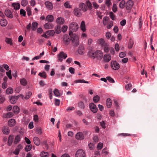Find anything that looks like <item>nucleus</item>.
<instances>
[{"mask_svg": "<svg viewBox=\"0 0 157 157\" xmlns=\"http://www.w3.org/2000/svg\"><path fill=\"white\" fill-rule=\"evenodd\" d=\"M67 54L63 52H60L58 55L57 58L58 60L62 62L63 59H65L67 57Z\"/></svg>", "mask_w": 157, "mask_h": 157, "instance_id": "nucleus-4", "label": "nucleus"}, {"mask_svg": "<svg viewBox=\"0 0 157 157\" xmlns=\"http://www.w3.org/2000/svg\"><path fill=\"white\" fill-rule=\"evenodd\" d=\"M38 24L36 22H33L32 25V29L33 30H35L37 28Z\"/></svg>", "mask_w": 157, "mask_h": 157, "instance_id": "nucleus-29", "label": "nucleus"}, {"mask_svg": "<svg viewBox=\"0 0 157 157\" xmlns=\"http://www.w3.org/2000/svg\"><path fill=\"white\" fill-rule=\"evenodd\" d=\"M20 82L21 85L24 86L26 85L27 83L26 79L24 78L20 79Z\"/></svg>", "mask_w": 157, "mask_h": 157, "instance_id": "nucleus-34", "label": "nucleus"}, {"mask_svg": "<svg viewBox=\"0 0 157 157\" xmlns=\"http://www.w3.org/2000/svg\"><path fill=\"white\" fill-rule=\"evenodd\" d=\"M68 70L72 74H74L75 69L74 68L72 67H70L69 68Z\"/></svg>", "mask_w": 157, "mask_h": 157, "instance_id": "nucleus-63", "label": "nucleus"}, {"mask_svg": "<svg viewBox=\"0 0 157 157\" xmlns=\"http://www.w3.org/2000/svg\"><path fill=\"white\" fill-rule=\"evenodd\" d=\"M74 82L75 83H89V82L84 80L83 79H79L75 81Z\"/></svg>", "mask_w": 157, "mask_h": 157, "instance_id": "nucleus-40", "label": "nucleus"}, {"mask_svg": "<svg viewBox=\"0 0 157 157\" xmlns=\"http://www.w3.org/2000/svg\"><path fill=\"white\" fill-rule=\"evenodd\" d=\"M16 123V121L14 119H11L8 121V125L10 127H13L14 126Z\"/></svg>", "mask_w": 157, "mask_h": 157, "instance_id": "nucleus-14", "label": "nucleus"}, {"mask_svg": "<svg viewBox=\"0 0 157 157\" xmlns=\"http://www.w3.org/2000/svg\"><path fill=\"white\" fill-rule=\"evenodd\" d=\"M3 133L6 134H8L9 133L8 128L7 127H4L2 129Z\"/></svg>", "mask_w": 157, "mask_h": 157, "instance_id": "nucleus-37", "label": "nucleus"}, {"mask_svg": "<svg viewBox=\"0 0 157 157\" xmlns=\"http://www.w3.org/2000/svg\"><path fill=\"white\" fill-rule=\"evenodd\" d=\"M23 148L21 144H19L17 147L15 151L13 152V153L16 155H18L20 150Z\"/></svg>", "mask_w": 157, "mask_h": 157, "instance_id": "nucleus-10", "label": "nucleus"}, {"mask_svg": "<svg viewBox=\"0 0 157 157\" xmlns=\"http://www.w3.org/2000/svg\"><path fill=\"white\" fill-rule=\"evenodd\" d=\"M5 15L8 17L11 18L13 17V15L11 12L9 10H6L5 11Z\"/></svg>", "mask_w": 157, "mask_h": 157, "instance_id": "nucleus-16", "label": "nucleus"}, {"mask_svg": "<svg viewBox=\"0 0 157 157\" xmlns=\"http://www.w3.org/2000/svg\"><path fill=\"white\" fill-rule=\"evenodd\" d=\"M109 15L110 17L112 20H115V16L114 14L112 12H109Z\"/></svg>", "mask_w": 157, "mask_h": 157, "instance_id": "nucleus-49", "label": "nucleus"}, {"mask_svg": "<svg viewBox=\"0 0 157 157\" xmlns=\"http://www.w3.org/2000/svg\"><path fill=\"white\" fill-rule=\"evenodd\" d=\"M100 99V97L98 95L94 96L93 98V100L94 103H97L99 101Z\"/></svg>", "mask_w": 157, "mask_h": 157, "instance_id": "nucleus-39", "label": "nucleus"}, {"mask_svg": "<svg viewBox=\"0 0 157 157\" xmlns=\"http://www.w3.org/2000/svg\"><path fill=\"white\" fill-rule=\"evenodd\" d=\"M111 105V100L110 98H108L106 100V106L108 108H110Z\"/></svg>", "mask_w": 157, "mask_h": 157, "instance_id": "nucleus-38", "label": "nucleus"}, {"mask_svg": "<svg viewBox=\"0 0 157 157\" xmlns=\"http://www.w3.org/2000/svg\"><path fill=\"white\" fill-rule=\"evenodd\" d=\"M79 6L83 12H85L87 11V7L84 3L80 4Z\"/></svg>", "mask_w": 157, "mask_h": 157, "instance_id": "nucleus-27", "label": "nucleus"}, {"mask_svg": "<svg viewBox=\"0 0 157 157\" xmlns=\"http://www.w3.org/2000/svg\"><path fill=\"white\" fill-rule=\"evenodd\" d=\"M12 6L13 7L15 10H17L20 9V4L18 3H13L12 4Z\"/></svg>", "mask_w": 157, "mask_h": 157, "instance_id": "nucleus-25", "label": "nucleus"}, {"mask_svg": "<svg viewBox=\"0 0 157 157\" xmlns=\"http://www.w3.org/2000/svg\"><path fill=\"white\" fill-rule=\"evenodd\" d=\"M113 23L112 21H111L109 22V24L107 26V28L108 29H110L113 26Z\"/></svg>", "mask_w": 157, "mask_h": 157, "instance_id": "nucleus-62", "label": "nucleus"}, {"mask_svg": "<svg viewBox=\"0 0 157 157\" xmlns=\"http://www.w3.org/2000/svg\"><path fill=\"white\" fill-rule=\"evenodd\" d=\"M98 42L99 44H101L103 46L105 44L104 39L102 38H101L98 40Z\"/></svg>", "mask_w": 157, "mask_h": 157, "instance_id": "nucleus-51", "label": "nucleus"}, {"mask_svg": "<svg viewBox=\"0 0 157 157\" xmlns=\"http://www.w3.org/2000/svg\"><path fill=\"white\" fill-rule=\"evenodd\" d=\"M14 115L13 113L12 112H8L7 113H4L3 114V117L11 118Z\"/></svg>", "mask_w": 157, "mask_h": 157, "instance_id": "nucleus-20", "label": "nucleus"}, {"mask_svg": "<svg viewBox=\"0 0 157 157\" xmlns=\"http://www.w3.org/2000/svg\"><path fill=\"white\" fill-rule=\"evenodd\" d=\"M36 132L38 134L40 135L42 133V129L40 128H37L36 129Z\"/></svg>", "mask_w": 157, "mask_h": 157, "instance_id": "nucleus-64", "label": "nucleus"}, {"mask_svg": "<svg viewBox=\"0 0 157 157\" xmlns=\"http://www.w3.org/2000/svg\"><path fill=\"white\" fill-rule=\"evenodd\" d=\"M41 157H48L49 155L48 152L42 151L41 152L40 154Z\"/></svg>", "mask_w": 157, "mask_h": 157, "instance_id": "nucleus-35", "label": "nucleus"}, {"mask_svg": "<svg viewBox=\"0 0 157 157\" xmlns=\"http://www.w3.org/2000/svg\"><path fill=\"white\" fill-rule=\"evenodd\" d=\"M103 144L102 143H100L98 144L97 147L98 150H101Z\"/></svg>", "mask_w": 157, "mask_h": 157, "instance_id": "nucleus-61", "label": "nucleus"}, {"mask_svg": "<svg viewBox=\"0 0 157 157\" xmlns=\"http://www.w3.org/2000/svg\"><path fill=\"white\" fill-rule=\"evenodd\" d=\"M125 2L124 0H122L120 2L119 4V7L121 9L124 8L125 6Z\"/></svg>", "mask_w": 157, "mask_h": 157, "instance_id": "nucleus-36", "label": "nucleus"}, {"mask_svg": "<svg viewBox=\"0 0 157 157\" xmlns=\"http://www.w3.org/2000/svg\"><path fill=\"white\" fill-rule=\"evenodd\" d=\"M21 137L19 135H17L15 136L14 143L15 144H17L20 141Z\"/></svg>", "mask_w": 157, "mask_h": 157, "instance_id": "nucleus-30", "label": "nucleus"}, {"mask_svg": "<svg viewBox=\"0 0 157 157\" xmlns=\"http://www.w3.org/2000/svg\"><path fill=\"white\" fill-rule=\"evenodd\" d=\"M88 55L89 57L92 59L96 58L98 59H100L102 58L103 54L102 52L100 50H91L89 51Z\"/></svg>", "mask_w": 157, "mask_h": 157, "instance_id": "nucleus-2", "label": "nucleus"}, {"mask_svg": "<svg viewBox=\"0 0 157 157\" xmlns=\"http://www.w3.org/2000/svg\"><path fill=\"white\" fill-rule=\"evenodd\" d=\"M86 4L89 9L91 10L92 9V4L88 0L86 2Z\"/></svg>", "mask_w": 157, "mask_h": 157, "instance_id": "nucleus-47", "label": "nucleus"}, {"mask_svg": "<svg viewBox=\"0 0 157 157\" xmlns=\"http://www.w3.org/2000/svg\"><path fill=\"white\" fill-rule=\"evenodd\" d=\"M6 42L8 44H9L10 45L12 44L11 40L9 38H6L5 40Z\"/></svg>", "mask_w": 157, "mask_h": 157, "instance_id": "nucleus-58", "label": "nucleus"}, {"mask_svg": "<svg viewBox=\"0 0 157 157\" xmlns=\"http://www.w3.org/2000/svg\"><path fill=\"white\" fill-rule=\"evenodd\" d=\"M19 108L17 106H14L13 108V111L15 114H17L19 112Z\"/></svg>", "mask_w": 157, "mask_h": 157, "instance_id": "nucleus-32", "label": "nucleus"}, {"mask_svg": "<svg viewBox=\"0 0 157 157\" xmlns=\"http://www.w3.org/2000/svg\"><path fill=\"white\" fill-rule=\"evenodd\" d=\"M32 93L30 91H28L26 93V96L25 97L24 96V98L23 99H22L23 100H27L29 99L31 96Z\"/></svg>", "mask_w": 157, "mask_h": 157, "instance_id": "nucleus-28", "label": "nucleus"}, {"mask_svg": "<svg viewBox=\"0 0 157 157\" xmlns=\"http://www.w3.org/2000/svg\"><path fill=\"white\" fill-rule=\"evenodd\" d=\"M45 5L46 7L49 9H51L52 8V3L49 1H46L45 3Z\"/></svg>", "mask_w": 157, "mask_h": 157, "instance_id": "nucleus-22", "label": "nucleus"}, {"mask_svg": "<svg viewBox=\"0 0 157 157\" xmlns=\"http://www.w3.org/2000/svg\"><path fill=\"white\" fill-rule=\"evenodd\" d=\"M111 66L112 68L114 70H117L120 67L119 64L116 61L111 62Z\"/></svg>", "mask_w": 157, "mask_h": 157, "instance_id": "nucleus-7", "label": "nucleus"}, {"mask_svg": "<svg viewBox=\"0 0 157 157\" xmlns=\"http://www.w3.org/2000/svg\"><path fill=\"white\" fill-rule=\"evenodd\" d=\"M104 51L105 52H108L109 50V45L107 43H105L103 46Z\"/></svg>", "mask_w": 157, "mask_h": 157, "instance_id": "nucleus-23", "label": "nucleus"}, {"mask_svg": "<svg viewBox=\"0 0 157 157\" xmlns=\"http://www.w3.org/2000/svg\"><path fill=\"white\" fill-rule=\"evenodd\" d=\"M103 59L105 62H109L111 60V56L109 54H107L104 55Z\"/></svg>", "mask_w": 157, "mask_h": 157, "instance_id": "nucleus-12", "label": "nucleus"}, {"mask_svg": "<svg viewBox=\"0 0 157 157\" xmlns=\"http://www.w3.org/2000/svg\"><path fill=\"white\" fill-rule=\"evenodd\" d=\"M134 4L132 0H128L126 3V8L127 10H130L132 8Z\"/></svg>", "mask_w": 157, "mask_h": 157, "instance_id": "nucleus-8", "label": "nucleus"}, {"mask_svg": "<svg viewBox=\"0 0 157 157\" xmlns=\"http://www.w3.org/2000/svg\"><path fill=\"white\" fill-rule=\"evenodd\" d=\"M26 10L28 16H29L32 15L31 9L30 7L29 6L27 7Z\"/></svg>", "mask_w": 157, "mask_h": 157, "instance_id": "nucleus-42", "label": "nucleus"}, {"mask_svg": "<svg viewBox=\"0 0 157 157\" xmlns=\"http://www.w3.org/2000/svg\"><path fill=\"white\" fill-rule=\"evenodd\" d=\"M31 149L32 145L31 144L27 145L25 148V150L27 152L30 151Z\"/></svg>", "mask_w": 157, "mask_h": 157, "instance_id": "nucleus-45", "label": "nucleus"}, {"mask_svg": "<svg viewBox=\"0 0 157 157\" xmlns=\"http://www.w3.org/2000/svg\"><path fill=\"white\" fill-rule=\"evenodd\" d=\"M112 10L114 12H116L117 10V7L115 3H113L112 7Z\"/></svg>", "mask_w": 157, "mask_h": 157, "instance_id": "nucleus-53", "label": "nucleus"}, {"mask_svg": "<svg viewBox=\"0 0 157 157\" xmlns=\"http://www.w3.org/2000/svg\"><path fill=\"white\" fill-rule=\"evenodd\" d=\"M89 107L91 111L94 113L97 112L98 109L96 107V105L93 103H91L89 105Z\"/></svg>", "mask_w": 157, "mask_h": 157, "instance_id": "nucleus-6", "label": "nucleus"}, {"mask_svg": "<svg viewBox=\"0 0 157 157\" xmlns=\"http://www.w3.org/2000/svg\"><path fill=\"white\" fill-rule=\"evenodd\" d=\"M109 18L107 17H105L103 19V24L105 25L107 24V22L108 21Z\"/></svg>", "mask_w": 157, "mask_h": 157, "instance_id": "nucleus-44", "label": "nucleus"}, {"mask_svg": "<svg viewBox=\"0 0 157 157\" xmlns=\"http://www.w3.org/2000/svg\"><path fill=\"white\" fill-rule=\"evenodd\" d=\"M53 25L50 23H47L45 24L44 28L47 29H51L53 28Z\"/></svg>", "mask_w": 157, "mask_h": 157, "instance_id": "nucleus-18", "label": "nucleus"}, {"mask_svg": "<svg viewBox=\"0 0 157 157\" xmlns=\"http://www.w3.org/2000/svg\"><path fill=\"white\" fill-rule=\"evenodd\" d=\"M134 41L132 39L130 38L129 40V41L128 44V48H131L133 45Z\"/></svg>", "mask_w": 157, "mask_h": 157, "instance_id": "nucleus-41", "label": "nucleus"}, {"mask_svg": "<svg viewBox=\"0 0 157 157\" xmlns=\"http://www.w3.org/2000/svg\"><path fill=\"white\" fill-rule=\"evenodd\" d=\"M38 75L40 76V77L44 78H45L46 77V74L44 72L39 73L38 74Z\"/></svg>", "mask_w": 157, "mask_h": 157, "instance_id": "nucleus-54", "label": "nucleus"}, {"mask_svg": "<svg viewBox=\"0 0 157 157\" xmlns=\"http://www.w3.org/2000/svg\"><path fill=\"white\" fill-rule=\"evenodd\" d=\"M63 40L65 44L67 45L69 43V38L67 35H65L64 36Z\"/></svg>", "mask_w": 157, "mask_h": 157, "instance_id": "nucleus-19", "label": "nucleus"}, {"mask_svg": "<svg viewBox=\"0 0 157 157\" xmlns=\"http://www.w3.org/2000/svg\"><path fill=\"white\" fill-rule=\"evenodd\" d=\"M13 93V89L11 87H9L6 90V93L7 94H11Z\"/></svg>", "mask_w": 157, "mask_h": 157, "instance_id": "nucleus-33", "label": "nucleus"}, {"mask_svg": "<svg viewBox=\"0 0 157 157\" xmlns=\"http://www.w3.org/2000/svg\"><path fill=\"white\" fill-rule=\"evenodd\" d=\"M20 97L22 99H23L24 98V95L22 94H20L17 96H12L10 99V102L11 104H14L16 102L17 100Z\"/></svg>", "mask_w": 157, "mask_h": 157, "instance_id": "nucleus-3", "label": "nucleus"}, {"mask_svg": "<svg viewBox=\"0 0 157 157\" xmlns=\"http://www.w3.org/2000/svg\"><path fill=\"white\" fill-rule=\"evenodd\" d=\"M69 29L70 30L69 34L71 37V40L72 41L74 46L77 47L79 44V38L76 34H73L72 31H77L78 29V25L77 23L72 22L70 24Z\"/></svg>", "mask_w": 157, "mask_h": 157, "instance_id": "nucleus-1", "label": "nucleus"}, {"mask_svg": "<svg viewBox=\"0 0 157 157\" xmlns=\"http://www.w3.org/2000/svg\"><path fill=\"white\" fill-rule=\"evenodd\" d=\"M6 74L8 76V77L10 79H11L12 78L11 74V70H9L8 71L6 72Z\"/></svg>", "mask_w": 157, "mask_h": 157, "instance_id": "nucleus-57", "label": "nucleus"}, {"mask_svg": "<svg viewBox=\"0 0 157 157\" xmlns=\"http://www.w3.org/2000/svg\"><path fill=\"white\" fill-rule=\"evenodd\" d=\"M76 157H85L84 151L82 149L77 150L75 154Z\"/></svg>", "mask_w": 157, "mask_h": 157, "instance_id": "nucleus-5", "label": "nucleus"}, {"mask_svg": "<svg viewBox=\"0 0 157 157\" xmlns=\"http://www.w3.org/2000/svg\"><path fill=\"white\" fill-rule=\"evenodd\" d=\"M5 101V98L3 95L0 96V103H2Z\"/></svg>", "mask_w": 157, "mask_h": 157, "instance_id": "nucleus-60", "label": "nucleus"}, {"mask_svg": "<svg viewBox=\"0 0 157 157\" xmlns=\"http://www.w3.org/2000/svg\"><path fill=\"white\" fill-rule=\"evenodd\" d=\"M80 28L83 32H84L86 31V25L84 21H82L81 22L80 26Z\"/></svg>", "mask_w": 157, "mask_h": 157, "instance_id": "nucleus-21", "label": "nucleus"}, {"mask_svg": "<svg viewBox=\"0 0 157 157\" xmlns=\"http://www.w3.org/2000/svg\"><path fill=\"white\" fill-rule=\"evenodd\" d=\"M7 21L5 19H2L0 20V25L2 27H5L7 25Z\"/></svg>", "mask_w": 157, "mask_h": 157, "instance_id": "nucleus-15", "label": "nucleus"}, {"mask_svg": "<svg viewBox=\"0 0 157 157\" xmlns=\"http://www.w3.org/2000/svg\"><path fill=\"white\" fill-rule=\"evenodd\" d=\"M33 142L34 144L36 146H39L40 144V141L39 139L36 136L33 138Z\"/></svg>", "mask_w": 157, "mask_h": 157, "instance_id": "nucleus-24", "label": "nucleus"}, {"mask_svg": "<svg viewBox=\"0 0 157 157\" xmlns=\"http://www.w3.org/2000/svg\"><path fill=\"white\" fill-rule=\"evenodd\" d=\"M20 13L21 15H22L24 17H25L26 15V12L23 9H21L20 10Z\"/></svg>", "mask_w": 157, "mask_h": 157, "instance_id": "nucleus-56", "label": "nucleus"}, {"mask_svg": "<svg viewBox=\"0 0 157 157\" xmlns=\"http://www.w3.org/2000/svg\"><path fill=\"white\" fill-rule=\"evenodd\" d=\"M75 137L78 140H82L84 139V135L82 132H79L76 134Z\"/></svg>", "mask_w": 157, "mask_h": 157, "instance_id": "nucleus-9", "label": "nucleus"}, {"mask_svg": "<svg viewBox=\"0 0 157 157\" xmlns=\"http://www.w3.org/2000/svg\"><path fill=\"white\" fill-rule=\"evenodd\" d=\"M78 105L81 109H84L85 107L84 104L83 102L81 101L78 103Z\"/></svg>", "mask_w": 157, "mask_h": 157, "instance_id": "nucleus-52", "label": "nucleus"}, {"mask_svg": "<svg viewBox=\"0 0 157 157\" xmlns=\"http://www.w3.org/2000/svg\"><path fill=\"white\" fill-rule=\"evenodd\" d=\"M54 17L53 16L51 15H48L46 17V20L47 21L50 22H52L54 20Z\"/></svg>", "mask_w": 157, "mask_h": 157, "instance_id": "nucleus-26", "label": "nucleus"}, {"mask_svg": "<svg viewBox=\"0 0 157 157\" xmlns=\"http://www.w3.org/2000/svg\"><path fill=\"white\" fill-rule=\"evenodd\" d=\"M65 20L64 19L61 17H58L56 20V22L59 25H62L64 24Z\"/></svg>", "mask_w": 157, "mask_h": 157, "instance_id": "nucleus-11", "label": "nucleus"}, {"mask_svg": "<svg viewBox=\"0 0 157 157\" xmlns=\"http://www.w3.org/2000/svg\"><path fill=\"white\" fill-rule=\"evenodd\" d=\"M132 85L130 83H129L128 84H127L125 86V88L127 90H129L131 89L132 87Z\"/></svg>", "mask_w": 157, "mask_h": 157, "instance_id": "nucleus-59", "label": "nucleus"}, {"mask_svg": "<svg viewBox=\"0 0 157 157\" xmlns=\"http://www.w3.org/2000/svg\"><path fill=\"white\" fill-rule=\"evenodd\" d=\"M96 14L98 17H99L100 19H102L103 15L102 14V13L101 12L97 10L96 11Z\"/></svg>", "mask_w": 157, "mask_h": 157, "instance_id": "nucleus-48", "label": "nucleus"}, {"mask_svg": "<svg viewBox=\"0 0 157 157\" xmlns=\"http://www.w3.org/2000/svg\"><path fill=\"white\" fill-rule=\"evenodd\" d=\"M28 2L27 0H21V5L23 6H25L28 4Z\"/></svg>", "mask_w": 157, "mask_h": 157, "instance_id": "nucleus-46", "label": "nucleus"}, {"mask_svg": "<svg viewBox=\"0 0 157 157\" xmlns=\"http://www.w3.org/2000/svg\"><path fill=\"white\" fill-rule=\"evenodd\" d=\"M55 33V32L54 30H50L47 31L46 32V33L48 35L52 36H53L54 35Z\"/></svg>", "mask_w": 157, "mask_h": 157, "instance_id": "nucleus-43", "label": "nucleus"}, {"mask_svg": "<svg viewBox=\"0 0 157 157\" xmlns=\"http://www.w3.org/2000/svg\"><path fill=\"white\" fill-rule=\"evenodd\" d=\"M126 56V53L124 52H122L120 53L119 57L121 58H123Z\"/></svg>", "mask_w": 157, "mask_h": 157, "instance_id": "nucleus-55", "label": "nucleus"}, {"mask_svg": "<svg viewBox=\"0 0 157 157\" xmlns=\"http://www.w3.org/2000/svg\"><path fill=\"white\" fill-rule=\"evenodd\" d=\"M54 94L55 96L57 97H60L63 94L62 92H60L57 89H55L53 90Z\"/></svg>", "mask_w": 157, "mask_h": 157, "instance_id": "nucleus-13", "label": "nucleus"}, {"mask_svg": "<svg viewBox=\"0 0 157 157\" xmlns=\"http://www.w3.org/2000/svg\"><path fill=\"white\" fill-rule=\"evenodd\" d=\"M75 14L77 16L80 17L81 15V10L78 8H76L74 10Z\"/></svg>", "mask_w": 157, "mask_h": 157, "instance_id": "nucleus-17", "label": "nucleus"}, {"mask_svg": "<svg viewBox=\"0 0 157 157\" xmlns=\"http://www.w3.org/2000/svg\"><path fill=\"white\" fill-rule=\"evenodd\" d=\"M105 3L108 8L110 6L111 4L110 0H105Z\"/></svg>", "mask_w": 157, "mask_h": 157, "instance_id": "nucleus-50", "label": "nucleus"}, {"mask_svg": "<svg viewBox=\"0 0 157 157\" xmlns=\"http://www.w3.org/2000/svg\"><path fill=\"white\" fill-rule=\"evenodd\" d=\"M13 140V136L11 135H10L8 137V144L9 146H10L12 144Z\"/></svg>", "mask_w": 157, "mask_h": 157, "instance_id": "nucleus-31", "label": "nucleus"}]
</instances>
